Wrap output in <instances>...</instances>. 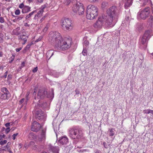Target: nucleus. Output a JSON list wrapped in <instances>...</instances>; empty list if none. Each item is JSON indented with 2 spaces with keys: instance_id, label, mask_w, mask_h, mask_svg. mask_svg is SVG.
Returning <instances> with one entry per match:
<instances>
[{
  "instance_id": "obj_1",
  "label": "nucleus",
  "mask_w": 153,
  "mask_h": 153,
  "mask_svg": "<svg viewBox=\"0 0 153 153\" xmlns=\"http://www.w3.org/2000/svg\"><path fill=\"white\" fill-rule=\"evenodd\" d=\"M49 36L50 42L58 49L66 50L71 46V40L69 39L63 40L61 34L58 32H50Z\"/></svg>"
},
{
  "instance_id": "obj_2",
  "label": "nucleus",
  "mask_w": 153,
  "mask_h": 153,
  "mask_svg": "<svg viewBox=\"0 0 153 153\" xmlns=\"http://www.w3.org/2000/svg\"><path fill=\"white\" fill-rule=\"evenodd\" d=\"M108 15L105 19V24L113 26L117 21L119 15L117 7L113 6L107 10Z\"/></svg>"
},
{
  "instance_id": "obj_3",
  "label": "nucleus",
  "mask_w": 153,
  "mask_h": 153,
  "mask_svg": "<svg viewBox=\"0 0 153 153\" xmlns=\"http://www.w3.org/2000/svg\"><path fill=\"white\" fill-rule=\"evenodd\" d=\"M98 15V9L94 5L90 4L87 8L86 15L87 18L88 19H94Z\"/></svg>"
},
{
  "instance_id": "obj_4",
  "label": "nucleus",
  "mask_w": 153,
  "mask_h": 153,
  "mask_svg": "<svg viewBox=\"0 0 153 153\" xmlns=\"http://www.w3.org/2000/svg\"><path fill=\"white\" fill-rule=\"evenodd\" d=\"M69 134L71 138L74 139H79L82 136L83 132L81 128L74 127L69 129Z\"/></svg>"
},
{
  "instance_id": "obj_5",
  "label": "nucleus",
  "mask_w": 153,
  "mask_h": 153,
  "mask_svg": "<svg viewBox=\"0 0 153 153\" xmlns=\"http://www.w3.org/2000/svg\"><path fill=\"white\" fill-rule=\"evenodd\" d=\"M74 12L79 15H82L84 13V8L83 4L79 2L74 5L72 7Z\"/></svg>"
},
{
  "instance_id": "obj_6",
  "label": "nucleus",
  "mask_w": 153,
  "mask_h": 153,
  "mask_svg": "<svg viewBox=\"0 0 153 153\" xmlns=\"http://www.w3.org/2000/svg\"><path fill=\"white\" fill-rule=\"evenodd\" d=\"M150 12L149 8H146L139 11L137 13V18L140 19L145 20L149 16Z\"/></svg>"
},
{
  "instance_id": "obj_7",
  "label": "nucleus",
  "mask_w": 153,
  "mask_h": 153,
  "mask_svg": "<svg viewBox=\"0 0 153 153\" xmlns=\"http://www.w3.org/2000/svg\"><path fill=\"white\" fill-rule=\"evenodd\" d=\"M62 26L64 29L68 30H71L73 27L72 21L68 18L65 19L62 22Z\"/></svg>"
},
{
  "instance_id": "obj_8",
  "label": "nucleus",
  "mask_w": 153,
  "mask_h": 153,
  "mask_svg": "<svg viewBox=\"0 0 153 153\" xmlns=\"http://www.w3.org/2000/svg\"><path fill=\"white\" fill-rule=\"evenodd\" d=\"M150 31L147 30L145 32L140 39V42L142 44L145 45L147 43L150 37Z\"/></svg>"
},
{
  "instance_id": "obj_9",
  "label": "nucleus",
  "mask_w": 153,
  "mask_h": 153,
  "mask_svg": "<svg viewBox=\"0 0 153 153\" xmlns=\"http://www.w3.org/2000/svg\"><path fill=\"white\" fill-rule=\"evenodd\" d=\"M35 111L36 114V117L37 119L40 120L44 119L45 117L44 113L41 110L38 109L36 106L35 108Z\"/></svg>"
},
{
  "instance_id": "obj_10",
  "label": "nucleus",
  "mask_w": 153,
  "mask_h": 153,
  "mask_svg": "<svg viewBox=\"0 0 153 153\" xmlns=\"http://www.w3.org/2000/svg\"><path fill=\"white\" fill-rule=\"evenodd\" d=\"M41 127L39 123L36 121H34L32 124L31 129L33 131L37 132L40 129Z\"/></svg>"
},
{
  "instance_id": "obj_11",
  "label": "nucleus",
  "mask_w": 153,
  "mask_h": 153,
  "mask_svg": "<svg viewBox=\"0 0 153 153\" xmlns=\"http://www.w3.org/2000/svg\"><path fill=\"white\" fill-rule=\"evenodd\" d=\"M47 92L44 89H40L39 90L37 98L38 99H43L47 96Z\"/></svg>"
},
{
  "instance_id": "obj_12",
  "label": "nucleus",
  "mask_w": 153,
  "mask_h": 153,
  "mask_svg": "<svg viewBox=\"0 0 153 153\" xmlns=\"http://www.w3.org/2000/svg\"><path fill=\"white\" fill-rule=\"evenodd\" d=\"M68 142V139L67 137L64 136L62 137L59 140L58 142V143L59 146L65 145Z\"/></svg>"
},
{
  "instance_id": "obj_13",
  "label": "nucleus",
  "mask_w": 153,
  "mask_h": 153,
  "mask_svg": "<svg viewBox=\"0 0 153 153\" xmlns=\"http://www.w3.org/2000/svg\"><path fill=\"white\" fill-rule=\"evenodd\" d=\"M46 130L45 129H43L42 130V131L41 134L38 137V140L41 142L45 141L46 139Z\"/></svg>"
},
{
  "instance_id": "obj_14",
  "label": "nucleus",
  "mask_w": 153,
  "mask_h": 153,
  "mask_svg": "<svg viewBox=\"0 0 153 153\" xmlns=\"http://www.w3.org/2000/svg\"><path fill=\"white\" fill-rule=\"evenodd\" d=\"M103 19L102 18L100 17L95 23L94 24V27L95 28H100L103 25Z\"/></svg>"
},
{
  "instance_id": "obj_15",
  "label": "nucleus",
  "mask_w": 153,
  "mask_h": 153,
  "mask_svg": "<svg viewBox=\"0 0 153 153\" xmlns=\"http://www.w3.org/2000/svg\"><path fill=\"white\" fill-rule=\"evenodd\" d=\"M133 0H125V7L127 9L130 7L132 4Z\"/></svg>"
},
{
  "instance_id": "obj_16",
  "label": "nucleus",
  "mask_w": 153,
  "mask_h": 153,
  "mask_svg": "<svg viewBox=\"0 0 153 153\" xmlns=\"http://www.w3.org/2000/svg\"><path fill=\"white\" fill-rule=\"evenodd\" d=\"M9 94L0 93V98L2 100H5L9 98Z\"/></svg>"
},
{
  "instance_id": "obj_17",
  "label": "nucleus",
  "mask_w": 153,
  "mask_h": 153,
  "mask_svg": "<svg viewBox=\"0 0 153 153\" xmlns=\"http://www.w3.org/2000/svg\"><path fill=\"white\" fill-rule=\"evenodd\" d=\"M30 7L27 6H25L23 9H22V12L23 13H27L30 11Z\"/></svg>"
},
{
  "instance_id": "obj_18",
  "label": "nucleus",
  "mask_w": 153,
  "mask_h": 153,
  "mask_svg": "<svg viewBox=\"0 0 153 153\" xmlns=\"http://www.w3.org/2000/svg\"><path fill=\"white\" fill-rule=\"evenodd\" d=\"M20 30L19 27H18L15 29H14L12 32L13 34L15 35H18L20 34L21 33L19 31Z\"/></svg>"
},
{
  "instance_id": "obj_19",
  "label": "nucleus",
  "mask_w": 153,
  "mask_h": 153,
  "mask_svg": "<svg viewBox=\"0 0 153 153\" xmlns=\"http://www.w3.org/2000/svg\"><path fill=\"white\" fill-rule=\"evenodd\" d=\"M51 149L54 153H59V149L58 147H52Z\"/></svg>"
},
{
  "instance_id": "obj_20",
  "label": "nucleus",
  "mask_w": 153,
  "mask_h": 153,
  "mask_svg": "<svg viewBox=\"0 0 153 153\" xmlns=\"http://www.w3.org/2000/svg\"><path fill=\"white\" fill-rule=\"evenodd\" d=\"M28 138L30 139H34L36 138V135L33 133L31 132L28 135Z\"/></svg>"
},
{
  "instance_id": "obj_21",
  "label": "nucleus",
  "mask_w": 153,
  "mask_h": 153,
  "mask_svg": "<svg viewBox=\"0 0 153 153\" xmlns=\"http://www.w3.org/2000/svg\"><path fill=\"white\" fill-rule=\"evenodd\" d=\"M19 39H21L23 40L25 43L27 41V38L25 35H20L19 36Z\"/></svg>"
},
{
  "instance_id": "obj_22",
  "label": "nucleus",
  "mask_w": 153,
  "mask_h": 153,
  "mask_svg": "<svg viewBox=\"0 0 153 153\" xmlns=\"http://www.w3.org/2000/svg\"><path fill=\"white\" fill-rule=\"evenodd\" d=\"M51 73L52 75L56 77H58L59 75V74L58 72L54 71H53Z\"/></svg>"
},
{
  "instance_id": "obj_23",
  "label": "nucleus",
  "mask_w": 153,
  "mask_h": 153,
  "mask_svg": "<svg viewBox=\"0 0 153 153\" xmlns=\"http://www.w3.org/2000/svg\"><path fill=\"white\" fill-rule=\"evenodd\" d=\"M1 91L2 93L6 94H9V92L8 91L7 89L6 88H3L1 89Z\"/></svg>"
},
{
  "instance_id": "obj_24",
  "label": "nucleus",
  "mask_w": 153,
  "mask_h": 153,
  "mask_svg": "<svg viewBox=\"0 0 153 153\" xmlns=\"http://www.w3.org/2000/svg\"><path fill=\"white\" fill-rule=\"evenodd\" d=\"M36 10H34L32 12L30 13L28 15H27L25 17V19H27L29 18H30L31 16H32L34 13H36Z\"/></svg>"
},
{
  "instance_id": "obj_25",
  "label": "nucleus",
  "mask_w": 153,
  "mask_h": 153,
  "mask_svg": "<svg viewBox=\"0 0 153 153\" xmlns=\"http://www.w3.org/2000/svg\"><path fill=\"white\" fill-rule=\"evenodd\" d=\"M10 146H7V145H6L5 146H1V148L2 149V150H4L6 151V150H9V147Z\"/></svg>"
},
{
  "instance_id": "obj_26",
  "label": "nucleus",
  "mask_w": 153,
  "mask_h": 153,
  "mask_svg": "<svg viewBox=\"0 0 153 153\" xmlns=\"http://www.w3.org/2000/svg\"><path fill=\"white\" fill-rule=\"evenodd\" d=\"M54 51H53L52 50H49L47 53V55L48 56V55H49L50 54H51V55L50 56V57H51L54 54Z\"/></svg>"
},
{
  "instance_id": "obj_27",
  "label": "nucleus",
  "mask_w": 153,
  "mask_h": 153,
  "mask_svg": "<svg viewBox=\"0 0 153 153\" xmlns=\"http://www.w3.org/2000/svg\"><path fill=\"white\" fill-rule=\"evenodd\" d=\"M110 134L109 135L110 136H113L114 134V130L113 129H111L110 131Z\"/></svg>"
},
{
  "instance_id": "obj_28",
  "label": "nucleus",
  "mask_w": 153,
  "mask_h": 153,
  "mask_svg": "<svg viewBox=\"0 0 153 153\" xmlns=\"http://www.w3.org/2000/svg\"><path fill=\"white\" fill-rule=\"evenodd\" d=\"M87 50L86 48H84L83 50L82 51V53L84 56H85L87 55Z\"/></svg>"
},
{
  "instance_id": "obj_29",
  "label": "nucleus",
  "mask_w": 153,
  "mask_h": 153,
  "mask_svg": "<svg viewBox=\"0 0 153 153\" xmlns=\"http://www.w3.org/2000/svg\"><path fill=\"white\" fill-rule=\"evenodd\" d=\"M148 22L152 23L153 22V15H151L148 20Z\"/></svg>"
},
{
  "instance_id": "obj_30",
  "label": "nucleus",
  "mask_w": 153,
  "mask_h": 153,
  "mask_svg": "<svg viewBox=\"0 0 153 153\" xmlns=\"http://www.w3.org/2000/svg\"><path fill=\"white\" fill-rule=\"evenodd\" d=\"M0 142L1 143L0 144L1 145V146H3L7 143V141L6 140H1V142Z\"/></svg>"
},
{
  "instance_id": "obj_31",
  "label": "nucleus",
  "mask_w": 153,
  "mask_h": 153,
  "mask_svg": "<svg viewBox=\"0 0 153 153\" xmlns=\"http://www.w3.org/2000/svg\"><path fill=\"white\" fill-rule=\"evenodd\" d=\"M151 111L150 109L145 110L143 111V112L144 114H149L151 113Z\"/></svg>"
},
{
  "instance_id": "obj_32",
  "label": "nucleus",
  "mask_w": 153,
  "mask_h": 153,
  "mask_svg": "<svg viewBox=\"0 0 153 153\" xmlns=\"http://www.w3.org/2000/svg\"><path fill=\"white\" fill-rule=\"evenodd\" d=\"M48 4H44L42 6L41 8V10H42L43 11H44V9L47 6Z\"/></svg>"
},
{
  "instance_id": "obj_33",
  "label": "nucleus",
  "mask_w": 153,
  "mask_h": 153,
  "mask_svg": "<svg viewBox=\"0 0 153 153\" xmlns=\"http://www.w3.org/2000/svg\"><path fill=\"white\" fill-rule=\"evenodd\" d=\"M39 104V105L40 106V107L44 108L46 106L47 104L46 102H45L44 103H42V104Z\"/></svg>"
},
{
  "instance_id": "obj_34",
  "label": "nucleus",
  "mask_w": 153,
  "mask_h": 153,
  "mask_svg": "<svg viewBox=\"0 0 153 153\" xmlns=\"http://www.w3.org/2000/svg\"><path fill=\"white\" fill-rule=\"evenodd\" d=\"M84 44L85 46L87 47L89 45V42L88 41L86 40L84 42Z\"/></svg>"
},
{
  "instance_id": "obj_35",
  "label": "nucleus",
  "mask_w": 153,
  "mask_h": 153,
  "mask_svg": "<svg viewBox=\"0 0 153 153\" xmlns=\"http://www.w3.org/2000/svg\"><path fill=\"white\" fill-rule=\"evenodd\" d=\"M103 145L104 147L106 149H107L108 146H110V145H107L105 142H104L103 143Z\"/></svg>"
},
{
  "instance_id": "obj_36",
  "label": "nucleus",
  "mask_w": 153,
  "mask_h": 153,
  "mask_svg": "<svg viewBox=\"0 0 153 153\" xmlns=\"http://www.w3.org/2000/svg\"><path fill=\"white\" fill-rule=\"evenodd\" d=\"M4 19L3 17H0V22L2 23L4 22Z\"/></svg>"
},
{
  "instance_id": "obj_37",
  "label": "nucleus",
  "mask_w": 153,
  "mask_h": 153,
  "mask_svg": "<svg viewBox=\"0 0 153 153\" xmlns=\"http://www.w3.org/2000/svg\"><path fill=\"white\" fill-rule=\"evenodd\" d=\"M20 10H16L15 12V13L16 15H19L20 14Z\"/></svg>"
},
{
  "instance_id": "obj_38",
  "label": "nucleus",
  "mask_w": 153,
  "mask_h": 153,
  "mask_svg": "<svg viewBox=\"0 0 153 153\" xmlns=\"http://www.w3.org/2000/svg\"><path fill=\"white\" fill-rule=\"evenodd\" d=\"M41 16L39 14V13H37L36 14L34 18V19H37L39 17Z\"/></svg>"
},
{
  "instance_id": "obj_39",
  "label": "nucleus",
  "mask_w": 153,
  "mask_h": 153,
  "mask_svg": "<svg viewBox=\"0 0 153 153\" xmlns=\"http://www.w3.org/2000/svg\"><path fill=\"white\" fill-rule=\"evenodd\" d=\"M38 69V67H36L33 69L32 71L33 73H35L37 71Z\"/></svg>"
},
{
  "instance_id": "obj_40",
  "label": "nucleus",
  "mask_w": 153,
  "mask_h": 153,
  "mask_svg": "<svg viewBox=\"0 0 153 153\" xmlns=\"http://www.w3.org/2000/svg\"><path fill=\"white\" fill-rule=\"evenodd\" d=\"M25 6L24 5V4H23V3H22L19 5V7L20 8H22V9H23Z\"/></svg>"
},
{
  "instance_id": "obj_41",
  "label": "nucleus",
  "mask_w": 153,
  "mask_h": 153,
  "mask_svg": "<svg viewBox=\"0 0 153 153\" xmlns=\"http://www.w3.org/2000/svg\"><path fill=\"white\" fill-rule=\"evenodd\" d=\"M18 133H16L12 135L13 139V140H14L16 139V137L18 135Z\"/></svg>"
},
{
  "instance_id": "obj_42",
  "label": "nucleus",
  "mask_w": 153,
  "mask_h": 153,
  "mask_svg": "<svg viewBox=\"0 0 153 153\" xmlns=\"http://www.w3.org/2000/svg\"><path fill=\"white\" fill-rule=\"evenodd\" d=\"M44 12V11H43L42 10H39L38 12V13H39V14L41 16H42V14Z\"/></svg>"
},
{
  "instance_id": "obj_43",
  "label": "nucleus",
  "mask_w": 153,
  "mask_h": 153,
  "mask_svg": "<svg viewBox=\"0 0 153 153\" xmlns=\"http://www.w3.org/2000/svg\"><path fill=\"white\" fill-rule=\"evenodd\" d=\"M24 100H25V99L24 98L22 99L19 101V104H21L23 103L24 102Z\"/></svg>"
},
{
  "instance_id": "obj_44",
  "label": "nucleus",
  "mask_w": 153,
  "mask_h": 153,
  "mask_svg": "<svg viewBox=\"0 0 153 153\" xmlns=\"http://www.w3.org/2000/svg\"><path fill=\"white\" fill-rule=\"evenodd\" d=\"M10 128L9 127L7 128L5 130V131L7 133H8L10 131Z\"/></svg>"
},
{
  "instance_id": "obj_45",
  "label": "nucleus",
  "mask_w": 153,
  "mask_h": 153,
  "mask_svg": "<svg viewBox=\"0 0 153 153\" xmlns=\"http://www.w3.org/2000/svg\"><path fill=\"white\" fill-rule=\"evenodd\" d=\"M45 16H43V17L42 18V19L40 20L39 21V22L40 23H41L43 21V20H44L45 19Z\"/></svg>"
},
{
  "instance_id": "obj_46",
  "label": "nucleus",
  "mask_w": 153,
  "mask_h": 153,
  "mask_svg": "<svg viewBox=\"0 0 153 153\" xmlns=\"http://www.w3.org/2000/svg\"><path fill=\"white\" fill-rule=\"evenodd\" d=\"M48 26H46L43 29V31L44 32H46L48 29Z\"/></svg>"
},
{
  "instance_id": "obj_47",
  "label": "nucleus",
  "mask_w": 153,
  "mask_h": 153,
  "mask_svg": "<svg viewBox=\"0 0 153 153\" xmlns=\"http://www.w3.org/2000/svg\"><path fill=\"white\" fill-rule=\"evenodd\" d=\"M14 56H12L11 57V60L10 61V63H11L12 61L14 59Z\"/></svg>"
},
{
  "instance_id": "obj_48",
  "label": "nucleus",
  "mask_w": 153,
  "mask_h": 153,
  "mask_svg": "<svg viewBox=\"0 0 153 153\" xmlns=\"http://www.w3.org/2000/svg\"><path fill=\"white\" fill-rule=\"evenodd\" d=\"M22 49V47H20L19 48H16V51L17 52L19 51L20 50H21Z\"/></svg>"
},
{
  "instance_id": "obj_49",
  "label": "nucleus",
  "mask_w": 153,
  "mask_h": 153,
  "mask_svg": "<svg viewBox=\"0 0 153 153\" xmlns=\"http://www.w3.org/2000/svg\"><path fill=\"white\" fill-rule=\"evenodd\" d=\"M10 123H6L5 125L6 127L8 128V127H9L10 125Z\"/></svg>"
},
{
  "instance_id": "obj_50",
  "label": "nucleus",
  "mask_w": 153,
  "mask_h": 153,
  "mask_svg": "<svg viewBox=\"0 0 153 153\" xmlns=\"http://www.w3.org/2000/svg\"><path fill=\"white\" fill-rule=\"evenodd\" d=\"M28 95H29V94H28V93H27V94L26 95V97H27V99H26V100L25 101V104H26L27 103V101L28 100V99H27V96H28Z\"/></svg>"
},
{
  "instance_id": "obj_51",
  "label": "nucleus",
  "mask_w": 153,
  "mask_h": 153,
  "mask_svg": "<svg viewBox=\"0 0 153 153\" xmlns=\"http://www.w3.org/2000/svg\"><path fill=\"white\" fill-rule=\"evenodd\" d=\"M39 149H43L44 148V146L43 145H41V146H39Z\"/></svg>"
},
{
  "instance_id": "obj_52",
  "label": "nucleus",
  "mask_w": 153,
  "mask_h": 153,
  "mask_svg": "<svg viewBox=\"0 0 153 153\" xmlns=\"http://www.w3.org/2000/svg\"><path fill=\"white\" fill-rule=\"evenodd\" d=\"M7 71L5 73L4 76H3V77H4L5 78H6V77L7 76Z\"/></svg>"
},
{
  "instance_id": "obj_53",
  "label": "nucleus",
  "mask_w": 153,
  "mask_h": 153,
  "mask_svg": "<svg viewBox=\"0 0 153 153\" xmlns=\"http://www.w3.org/2000/svg\"><path fill=\"white\" fill-rule=\"evenodd\" d=\"M88 1L91 2H94L96 1H97L98 0H88Z\"/></svg>"
},
{
  "instance_id": "obj_54",
  "label": "nucleus",
  "mask_w": 153,
  "mask_h": 153,
  "mask_svg": "<svg viewBox=\"0 0 153 153\" xmlns=\"http://www.w3.org/2000/svg\"><path fill=\"white\" fill-rule=\"evenodd\" d=\"M75 91L76 92V94H79V90L77 89L75 90Z\"/></svg>"
},
{
  "instance_id": "obj_55",
  "label": "nucleus",
  "mask_w": 153,
  "mask_h": 153,
  "mask_svg": "<svg viewBox=\"0 0 153 153\" xmlns=\"http://www.w3.org/2000/svg\"><path fill=\"white\" fill-rule=\"evenodd\" d=\"M12 76L11 75H9L8 76V79L9 80H10L11 79V77Z\"/></svg>"
},
{
  "instance_id": "obj_56",
  "label": "nucleus",
  "mask_w": 153,
  "mask_h": 153,
  "mask_svg": "<svg viewBox=\"0 0 153 153\" xmlns=\"http://www.w3.org/2000/svg\"><path fill=\"white\" fill-rule=\"evenodd\" d=\"M30 45H27L26 47L25 48H27V49H28L30 47Z\"/></svg>"
},
{
  "instance_id": "obj_57",
  "label": "nucleus",
  "mask_w": 153,
  "mask_h": 153,
  "mask_svg": "<svg viewBox=\"0 0 153 153\" xmlns=\"http://www.w3.org/2000/svg\"><path fill=\"white\" fill-rule=\"evenodd\" d=\"M38 2L40 3H42V2L43 0H38Z\"/></svg>"
},
{
  "instance_id": "obj_58",
  "label": "nucleus",
  "mask_w": 153,
  "mask_h": 153,
  "mask_svg": "<svg viewBox=\"0 0 153 153\" xmlns=\"http://www.w3.org/2000/svg\"><path fill=\"white\" fill-rule=\"evenodd\" d=\"M23 18V17H19L18 18V19L19 20H20L21 19H22V18Z\"/></svg>"
},
{
  "instance_id": "obj_59",
  "label": "nucleus",
  "mask_w": 153,
  "mask_h": 153,
  "mask_svg": "<svg viewBox=\"0 0 153 153\" xmlns=\"http://www.w3.org/2000/svg\"><path fill=\"white\" fill-rule=\"evenodd\" d=\"M10 144H11V143L10 142H8L7 143V144L6 145H7V146H9V145H10Z\"/></svg>"
},
{
  "instance_id": "obj_60",
  "label": "nucleus",
  "mask_w": 153,
  "mask_h": 153,
  "mask_svg": "<svg viewBox=\"0 0 153 153\" xmlns=\"http://www.w3.org/2000/svg\"><path fill=\"white\" fill-rule=\"evenodd\" d=\"M3 42V40L0 37V42Z\"/></svg>"
},
{
  "instance_id": "obj_61",
  "label": "nucleus",
  "mask_w": 153,
  "mask_h": 153,
  "mask_svg": "<svg viewBox=\"0 0 153 153\" xmlns=\"http://www.w3.org/2000/svg\"><path fill=\"white\" fill-rule=\"evenodd\" d=\"M3 54L2 52L0 51V57H2V56Z\"/></svg>"
},
{
  "instance_id": "obj_62",
  "label": "nucleus",
  "mask_w": 153,
  "mask_h": 153,
  "mask_svg": "<svg viewBox=\"0 0 153 153\" xmlns=\"http://www.w3.org/2000/svg\"><path fill=\"white\" fill-rule=\"evenodd\" d=\"M41 39H38L36 40V42H38V41H40L41 40Z\"/></svg>"
},
{
  "instance_id": "obj_63",
  "label": "nucleus",
  "mask_w": 153,
  "mask_h": 153,
  "mask_svg": "<svg viewBox=\"0 0 153 153\" xmlns=\"http://www.w3.org/2000/svg\"><path fill=\"white\" fill-rule=\"evenodd\" d=\"M2 137L1 135L0 136V140H2Z\"/></svg>"
},
{
  "instance_id": "obj_64",
  "label": "nucleus",
  "mask_w": 153,
  "mask_h": 153,
  "mask_svg": "<svg viewBox=\"0 0 153 153\" xmlns=\"http://www.w3.org/2000/svg\"><path fill=\"white\" fill-rule=\"evenodd\" d=\"M95 153H100L99 151L97 150Z\"/></svg>"
}]
</instances>
